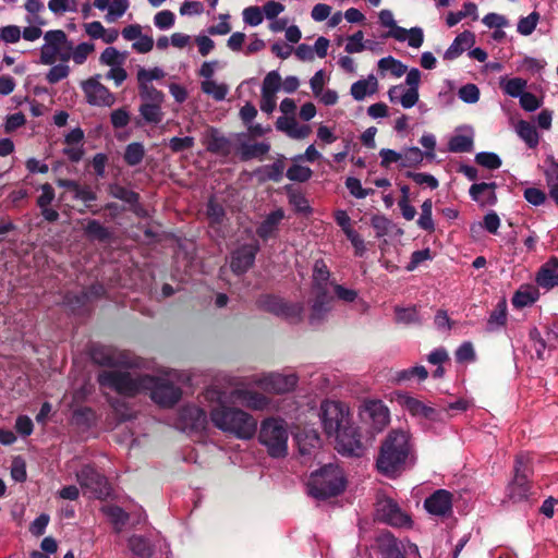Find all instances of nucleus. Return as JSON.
Segmentation results:
<instances>
[{
	"label": "nucleus",
	"instance_id": "nucleus-1",
	"mask_svg": "<svg viewBox=\"0 0 558 558\" xmlns=\"http://www.w3.org/2000/svg\"><path fill=\"white\" fill-rule=\"evenodd\" d=\"M98 383L101 387L125 397H135L149 391L154 402L167 408L174 405L181 398V389L172 383L171 374H167V377H158L110 369L99 373Z\"/></svg>",
	"mask_w": 558,
	"mask_h": 558
},
{
	"label": "nucleus",
	"instance_id": "nucleus-2",
	"mask_svg": "<svg viewBox=\"0 0 558 558\" xmlns=\"http://www.w3.org/2000/svg\"><path fill=\"white\" fill-rule=\"evenodd\" d=\"M416 462V454L409 429H391L381 440L376 468L379 473L396 478Z\"/></svg>",
	"mask_w": 558,
	"mask_h": 558
},
{
	"label": "nucleus",
	"instance_id": "nucleus-3",
	"mask_svg": "<svg viewBox=\"0 0 558 558\" xmlns=\"http://www.w3.org/2000/svg\"><path fill=\"white\" fill-rule=\"evenodd\" d=\"M325 433L335 436L340 452L356 456L362 449L360 434L350 423L349 408L340 402L326 400L320 404L319 413Z\"/></svg>",
	"mask_w": 558,
	"mask_h": 558
},
{
	"label": "nucleus",
	"instance_id": "nucleus-4",
	"mask_svg": "<svg viewBox=\"0 0 558 558\" xmlns=\"http://www.w3.org/2000/svg\"><path fill=\"white\" fill-rule=\"evenodd\" d=\"M95 51L93 43H81L74 46L65 32L61 29L48 31L44 34V45L40 47V62L52 65L57 61L72 60L76 65L84 64Z\"/></svg>",
	"mask_w": 558,
	"mask_h": 558
},
{
	"label": "nucleus",
	"instance_id": "nucleus-5",
	"mask_svg": "<svg viewBox=\"0 0 558 558\" xmlns=\"http://www.w3.org/2000/svg\"><path fill=\"white\" fill-rule=\"evenodd\" d=\"M210 421L221 432L232 434L240 439H251L257 429V422L251 414L222 403L211 409Z\"/></svg>",
	"mask_w": 558,
	"mask_h": 558
},
{
	"label": "nucleus",
	"instance_id": "nucleus-6",
	"mask_svg": "<svg viewBox=\"0 0 558 558\" xmlns=\"http://www.w3.org/2000/svg\"><path fill=\"white\" fill-rule=\"evenodd\" d=\"M307 487L310 495L316 499L335 497L345 488L343 471L337 465H325L311 475Z\"/></svg>",
	"mask_w": 558,
	"mask_h": 558
},
{
	"label": "nucleus",
	"instance_id": "nucleus-7",
	"mask_svg": "<svg viewBox=\"0 0 558 558\" xmlns=\"http://www.w3.org/2000/svg\"><path fill=\"white\" fill-rule=\"evenodd\" d=\"M329 269L324 260H316L313 270L312 292L315 299L312 304L310 322L314 324L319 322L330 310L332 298L328 293Z\"/></svg>",
	"mask_w": 558,
	"mask_h": 558
},
{
	"label": "nucleus",
	"instance_id": "nucleus-8",
	"mask_svg": "<svg viewBox=\"0 0 558 558\" xmlns=\"http://www.w3.org/2000/svg\"><path fill=\"white\" fill-rule=\"evenodd\" d=\"M289 432L282 420L267 418L263 421L258 440L266 447L272 458H283L288 453Z\"/></svg>",
	"mask_w": 558,
	"mask_h": 558
},
{
	"label": "nucleus",
	"instance_id": "nucleus-9",
	"mask_svg": "<svg viewBox=\"0 0 558 558\" xmlns=\"http://www.w3.org/2000/svg\"><path fill=\"white\" fill-rule=\"evenodd\" d=\"M76 481L84 494L96 499H105L110 495L108 480L100 474L92 464L83 465L75 474Z\"/></svg>",
	"mask_w": 558,
	"mask_h": 558
},
{
	"label": "nucleus",
	"instance_id": "nucleus-10",
	"mask_svg": "<svg viewBox=\"0 0 558 558\" xmlns=\"http://www.w3.org/2000/svg\"><path fill=\"white\" fill-rule=\"evenodd\" d=\"M298 383L294 374L282 375L271 373L268 375H254L250 378L247 386L255 385L267 392L284 393L291 391Z\"/></svg>",
	"mask_w": 558,
	"mask_h": 558
},
{
	"label": "nucleus",
	"instance_id": "nucleus-11",
	"mask_svg": "<svg viewBox=\"0 0 558 558\" xmlns=\"http://www.w3.org/2000/svg\"><path fill=\"white\" fill-rule=\"evenodd\" d=\"M258 305L264 311L282 316L291 322H299L302 318L303 306L300 303H286L275 295H265L259 299Z\"/></svg>",
	"mask_w": 558,
	"mask_h": 558
},
{
	"label": "nucleus",
	"instance_id": "nucleus-12",
	"mask_svg": "<svg viewBox=\"0 0 558 558\" xmlns=\"http://www.w3.org/2000/svg\"><path fill=\"white\" fill-rule=\"evenodd\" d=\"M376 517L379 521L391 526L403 527L411 525L410 517L391 498H381L377 501Z\"/></svg>",
	"mask_w": 558,
	"mask_h": 558
},
{
	"label": "nucleus",
	"instance_id": "nucleus-13",
	"mask_svg": "<svg viewBox=\"0 0 558 558\" xmlns=\"http://www.w3.org/2000/svg\"><path fill=\"white\" fill-rule=\"evenodd\" d=\"M82 89L86 101L92 106L111 107L116 102V96L99 82V75L83 82Z\"/></svg>",
	"mask_w": 558,
	"mask_h": 558
},
{
	"label": "nucleus",
	"instance_id": "nucleus-14",
	"mask_svg": "<svg viewBox=\"0 0 558 558\" xmlns=\"http://www.w3.org/2000/svg\"><path fill=\"white\" fill-rule=\"evenodd\" d=\"M525 465V458L518 456L514 465V478L507 487V497L512 502H522L527 500L530 484L527 476L522 468Z\"/></svg>",
	"mask_w": 558,
	"mask_h": 558
},
{
	"label": "nucleus",
	"instance_id": "nucleus-15",
	"mask_svg": "<svg viewBox=\"0 0 558 558\" xmlns=\"http://www.w3.org/2000/svg\"><path fill=\"white\" fill-rule=\"evenodd\" d=\"M92 357L97 364L110 367L132 368L138 365L124 352L106 347L95 348L92 352Z\"/></svg>",
	"mask_w": 558,
	"mask_h": 558
},
{
	"label": "nucleus",
	"instance_id": "nucleus-16",
	"mask_svg": "<svg viewBox=\"0 0 558 558\" xmlns=\"http://www.w3.org/2000/svg\"><path fill=\"white\" fill-rule=\"evenodd\" d=\"M362 416L372 424L376 432H381L390 422V411L380 400L366 401L363 405Z\"/></svg>",
	"mask_w": 558,
	"mask_h": 558
},
{
	"label": "nucleus",
	"instance_id": "nucleus-17",
	"mask_svg": "<svg viewBox=\"0 0 558 558\" xmlns=\"http://www.w3.org/2000/svg\"><path fill=\"white\" fill-rule=\"evenodd\" d=\"M395 401L404 411H408L412 416L424 417L428 420H434L436 416V410L434 408L410 396L408 392H396Z\"/></svg>",
	"mask_w": 558,
	"mask_h": 558
},
{
	"label": "nucleus",
	"instance_id": "nucleus-18",
	"mask_svg": "<svg viewBox=\"0 0 558 558\" xmlns=\"http://www.w3.org/2000/svg\"><path fill=\"white\" fill-rule=\"evenodd\" d=\"M452 499L449 490L437 489L424 500V507L433 515L446 517L452 512Z\"/></svg>",
	"mask_w": 558,
	"mask_h": 558
},
{
	"label": "nucleus",
	"instance_id": "nucleus-19",
	"mask_svg": "<svg viewBox=\"0 0 558 558\" xmlns=\"http://www.w3.org/2000/svg\"><path fill=\"white\" fill-rule=\"evenodd\" d=\"M178 425L182 430H202L207 425V414L196 405H186L180 411Z\"/></svg>",
	"mask_w": 558,
	"mask_h": 558
},
{
	"label": "nucleus",
	"instance_id": "nucleus-20",
	"mask_svg": "<svg viewBox=\"0 0 558 558\" xmlns=\"http://www.w3.org/2000/svg\"><path fill=\"white\" fill-rule=\"evenodd\" d=\"M230 398L253 410H263L269 403L267 397L250 390L244 384H235L234 389L230 392Z\"/></svg>",
	"mask_w": 558,
	"mask_h": 558
},
{
	"label": "nucleus",
	"instance_id": "nucleus-21",
	"mask_svg": "<svg viewBox=\"0 0 558 558\" xmlns=\"http://www.w3.org/2000/svg\"><path fill=\"white\" fill-rule=\"evenodd\" d=\"M258 250L257 244H248L234 251L230 262L232 271L238 275L246 272L253 266Z\"/></svg>",
	"mask_w": 558,
	"mask_h": 558
},
{
	"label": "nucleus",
	"instance_id": "nucleus-22",
	"mask_svg": "<svg viewBox=\"0 0 558 558\" xmlns=\"http://www.w3.org/2000/svg\"><path fill=\"white\" fill-rule=\"evenodd\" d=\"M388 98L392 104H399L404 109L414 107L418 99V90L410 89L404 84L393 85L388 89Z\"/></svg>",
	"mask_w": 558,
	"mask_h": 558
},
{
	"label": "nucleus",
	"instance_id": "nucleus-23",
	"mask_svg": "<svg viewBox=\"0 0 558 558\" xmlns=\"http://www.w3.org/2000/svg\"><path fill=\"white\" fill-rule=\"evenodd\" d=\"M496 187L495 182L474 183L471 185L469 193L471 198L480 206H493L497 203Z\"/></svg>",
	"mask_w": 558,
	"mask_h": 558
},
{
	"label": "nucleus",
	"instance_id": "nucleus-24",
	"mask_svg": "<svg viewBox=\"0 0 558 558\" xmlns=\"http://www.w3.org/2000/svg\"><path fill=\"white\" fill-rule=\"evenodd\" d=\"M276 128L293 140H304L312 133L310 125L300 124L293 116L279 117L276 122Z\"/></svg>",
	"mask_w": 558,
	"mask_h": 558
},
{
	"label": "nucleus",
	"instance_id": "nucleus-25",
	"mask_svg": "<svg viewBox=\"0 0 558 558\" xmlns=\"http://www.w3.org/2000/svg\"><path fill=\"white\" fill-rule=\"evenodd\" d=\"M94 7L100 11H107L105 20L114 23L121 19L130 8L129 0H94Z\"/></svg>",
	"mask_w": 558,
	"mask_h": 558
},
{
	"label": "nucleus",
	"instance_id": "nucleus-26",
	"mask_svg": "<svg viewBox=\"0 0 558 558\" xmlns=\"http://www.w3.org/2000/svg\"><path fill=\"white\" fill-rule=\"evenodd\" d=\"M537 284L546 290L558 286V258L551 257L536 274Z\"/></svg>",
	"mask_w": 558,
	"mask_h": 558
},
{
	"label": "nucleus",
	"instance_id": "nucleus-27",
	"mask_svg": "<svg viewBox=\"0 0 558 558\" xmlns=\"http://www.w3.org/2000/svg\"><path fill=\"white\" fill-rule=\"evenodd\" d=\"M379 83L375 75L369 74L367 77L359 80L351 85L350 94L356 101H362L368 96H373L378 92Z\"/></svg>",
	"mask_w": 558,
	"mask_h": 558
},
{
	"label": "nucleus",
	"instance_id": "nucleus-28",
	"mask_svg": "<svg viewBox=\"0 0 558 558\" xmlns=\"http://www.w3.org/2000/svg\"><path fill=\"white\" fill-rule=\"evenodd\" d=\"M539 298L538 288L534 284H522L512 296V305L515 308H523L534 304Z\"/></svg>",
	"mask_w": 558,
	"mask_h": 558
},
{
	"label": "nucleus",
	"instance_id": "nucleus-29",
	"mask_svg": "<svg viewBox=\"0 0 558 558\" xmlns=\"http://www.w3.org/2000/svg\"><path fill=\"white\" fill-rule=\"evenodd\" d=\"M474 43L473 33L465 31L459 34L444 53V59L454 60L461 56Z\"/></svg>",
	"mask_w": 558,
	"mask_h": 558
},
{
	"label": "nucleus",
	"instance_id": "nucleus-30",
	"mask_svg": "<svg viewBox=\"0 0 558 558\" xmlns=\"http://www.w3.org/2000/svg\"><path fill=\"white\" fill-rule=\"evenodd\" d=\"M284 218V213L281 208L271 211L267 217L263 220L260 226L257 228L256 232L259 238L263 240H267L275 235L279 223Z\"/></svg>",
	"mask_w": 558,
	"mask_h": 558
},
{
	"label": "nucleus",
	"instance_id": "nucleus-31",
	"mask_svg": "<svg viewBox=\"0 0 558 558\" xmlns=\"http://www.w3.org/2000/svg\"><path fill=\"white\" fill-rule=\"evenodd\" d=\"M515 132L530 148H535L538 145L539 135L532 123L520 120L515 125Z\"/></svg>",
	"mask_w": 558,
	"mask_h": 558
},
{
	"label": "nucleus",
	"instance_id": "nucleus-32",
	"mask_svg": "<svg viewBox=\"0 0 558 558\" xmlns=\"http://www.w3.org/2000/svg\"><path fill=\"white\" fill-rule=\"evenodd\" d=\"M507 323V306L506 302H499L495 310L490 313L487 324L486 330L489 332L496 331L504 327Z\"/></svg>",
	"mask_w": 558,
	"mask_h": 558
},
{
	"label": "nucleus",
	"instance_id": "nucleus-33",
	"mask_svg": "<svg viewBox=\"0 0 558 558\" xmlns=\"http://www.w3.org/2000/svg\"><path fill=\"white\" fill-rule=\"evenodd\" d=\"M427 369L424 366L420 365L407 369L397 371L392 376V380L396 384H402L411 380L412 378H417L420 381H423L427 378Z\"/></svg>",
	"mask_w": 558,
	"mask_h": 558
},
{
	"label": "nucleus",
	"instance_id": "nucleus-34",
	"mask_svg": "<svg viewBox=\"0 0 558 558\" xmlns=\"http://www.w3.org/2000/svg\"><path fill=\"white\" fill-rule=\"evenodd\" d=\"M407 65H404L401 61L395 59L393 57L381 58L378 61V71L381 75H385L386 72H390L395 77H401L407 73Z\"/></svg>",
	"mask_w": 558,
	"mask_h": 558
},
{
	"label": "nucleus",
	"instance_id": "nucleus-35",
	"mask_svg": "<svg viewBox=\"0 0 558 558\" xmlns=\"http://www.w3.org/2000/svg\"><path fill=\"white\" fill-rule=\"evenodd\" d=\"M101 511L109 518L118 533L122 531L129 521V514L118 506H105L101 508Z\"/></svg>",
	"mask_w": 558,
	"mask_h": 558
},
{
	"label": "nucleus",
	"instance_id": "nucleus-36",
	"mask_svg": "<svg viewBox=\"0 0 558 558\" xmlns=\"http://www.w3.org/2000/svg\"><path fill=\"white\" fill-rule=\"evenodd\" d=\"M162 102H143L140 107V113L148 123L158 124L162 121Z\"/></svg>",
	"mask_w": 558,
	"mask_h": 558
},
{
	"label": "nucleus",
	"instance_id": "nucleus-37",
	"mask_svg": "<svg viewBox=\"0 0 558 558\" xmlns=\"http://www.w3.org/2000/svg\"><path fill=\"white\" fill-rule=\"evenodd\" d=\"M201 88L204 94L211 96L216 101L223 100L229 92L227 84L217 83L214 80L203 81Z\"/></svg>",
	"mask_w": 558,
	"mask_h": 558
},
{
	"label": "nucleus",
	"instance_id": "nucleus-38",
	"mask_svg": "<svg viewBox=\"0 0 558 558\" xmlns=\"http://www.w3.org/2000/svg\"><path fill=\"white\" fill-rule=\"evenodd\" d=\"M432 215H433V201L430 198H427L421 205V215H420V218L417 219L416 223L421 229H423L424 231H427L428 233H433L435 231V223H434Z\"/></svg>",
	"mask_w": 558,
	"mask_h": 558
},
{
	"label": "nucleus",
	"instance_id": "nucleus-39",
	"mask_svg": "<svg viewBox=\"0 0 558 558\" xmlns=\"http://www.w3.org/2000/svg\"><path fill=\"white\" fill-rule=\"evenodd\" d=\"M527 82L521 77L500 78V87L505 94L511 97H520L526 88Z\"/></svg>",
	"mask_w": 558,
	"mask_h": 558
},
{
	"label": "nucleus",
	"instance_id": "nucleus-40",
	"mask_svg": "<svg viewBox=\"0 0 558 558\" xmlns=\"http://www.w3.org/2000/svg\"><path fill=\"white\" fill-rule=\"evenodd\" d=\"M450 151L453 153H468L473 149V135L472 134H457L452 136L448 143Z\"/></svg>",
	"mask_w": 558,
	"mask_h": 558
},
{
	"label": "nucleus",
	"instance_id": "nucleus-41",
	"mask_svg": "<svg viewBox=\"0 0 558 558\" xmlns=\"http://www.w3.org/2000/svg\"><path fill=\"white\" fill-rule=\"evenodd\" d=\"M230 142L226 137L218 135L216 132L210 134L207 142L208 151L227 156L230 153Z\"/></svg>",
	"mask_w": 558,
	"mask_h": 558
},
{
	"label": "nucleus",
	"instance_id": "nucleus-42",
	"mask_svg": "<svg viewBox=\"0 0 558 558\" xmlns=\"http://www.w3.org/2000/svg\"><path fill=\"white\" fill-rule=\"evenodd\" d=\"M270 149L269 144L267 143H253V144H243L241 147V156L242 159L248 160L253 158H260L266 155Z\"/></svg>",
	"mask_w": 558,
	"mask_h": 558
},
{
	"label": "nucleus",
	"instance_id": "nucleus-43",
	"mask_svg": "<svg viewBox=\"0 0 558 558\" xmlns=\"http://www.w3.org/2000/svg\"><path fill=\"white\" fill-rule=\"evenodd\" d=\"M381 541L384 558H405L398 541L392 535L386 534Z\"/></svg>",
	"mask_w": 558,
	"mask_h": 558
},
{
	"label": "nucleus",
	"instance_id": "nucleus-44",
	"mask_svg": "<svg viewBox=\"0 0 558 558\" xmlns=\"http://www.w3.org/2000/svg\"><path fill=\"white\" fill-rule=\"evenodd\" d=\"M99 61L104 65L113 68L118 65H123L125 61V56L120 53L117 48L108 47L101 52Z\"/></svg>",
	"mask_w": 558,
	"mask_h": 558
},
{
	"label": "nucleus",
	"instance_id": "nucleus-45",
	"mask_svg": "<svg viewBox=\"0 0 558 558\" xmlns=\"http://www.w3.org/2000/svg\"><path fill=\"white\" fill-rule=\"evenodd\" d=\"M138 89L143 102H163V94L156 89L153 84L138 83Z\"/></svg>",
	"mask_w": 558,
	"mask_h": 558
},
{
	"label": "nucleus",
	"instance_id": "nucleus-46",
	"mask_svg": "<svg viewBox=\"0 0 558 558\" xmlns=\"http://www.w3.org/2000/svg\"><path fill=\"white\" fill-rule=\"evenodd\" d=\"M129 548L134 555L142 558L148 557L151 554L147 539L138 535H133L129 538Z\"/></svg>",
	"mask_w": 558,
	"mask_h": 558
},
{
	"label": "nucleus",
	"instance_id": "nucleus-47",
	"mask_svg": "<svg viewBox=\"0 0 558 558\" xmlns=\"http://www.w3.org/2000/svg\"><path fill=\"white\" fill-rule=\"evenodd\" d=\"M145 155L144 146L141 143H131L126 146L124 160L129 166L138 165Z\"/></svg>",
	"mask_w": 558,
	"mask_h": 558
},
{
	"label": "nucleus",
	"instance_id": "nucleus-48",
	"mask_svg": "<svg viewBox=\"0 0 558 558\" xmlns=\"http://www.w3.org/2000/svg\"><path fill=\"white\" fill-rule=\"evenodd\" d=\"M312 174H313V171L311 170V168H308L306 166H301L298 163L292 165L287 170V173H286V175L289 180L295 181V182H306L312 178Z\"/></svg>",
	"mask_w": 558,
	"mask_h": 558
},
{
	"label": "nucleus",
	"instance_id": "nucleus-49",
	"mask_svg": "<svg viewBox=\"0 0 558 558\" xmlns=\"http://www.w3.org/2000/svg\"><path fill=\"white\" fill-rule=\"evenodd\" d=\"M70 74V66L66 64V62H60L59 64H52L50 70L48 71L46 75V80L50 84H56L65 77H68Z\"/></svg>",
	"mask_w": 558,
	"mask_h": 558
},
{
	"label": "nucleus",
	"instance_id": "nucleus-50",
	"mask_svg": "<svg viewBox=\"0 0 558 558\" xmlns=\"http://www.w3.org/2000/svg\"><path fill=\"white\" fill-rule=\"evenodd\" d=\"M538 20L539 14L537 12H532L527 16L520 19L518 22V32L524 36L531 35L536 28Z\"/></svg>",
	"mask_w": 558,
	"mask_h": 558
},
{
	"label": "nucleus",
	"instance_id": "nucleus-51",
	"mask_svg": "<svg viewBox=\"0 0 558 558\" xmlns=\"http://www.w3.org/2000/svg\"><path fill=\"white\" fill-rule=\"evenodd\" d=\"M226 213L223 207L216 203L214 199H209L207 204V217L211 226H219L225 219Z\"/></svg>",
	"mask_w": 558,
	"mask_h": 558
},
{
	"label": "nucleus",
	"instance_id": "nucleus-52",
	"mask_svg": "<svg viewBox=\"0 0 558 558\" xmlns=\"http://www.w3.org/2000/svg\"><path fill=\"white\" fill-rule=\"evenodd\" d=\"M281 87V76L277 71L269 72L263 81L262 93L275 94Z\"/></svg>",
	"mask_w": 558,
	"mask_h": 558
},
{
	"label": "nucleus",
	"instance_id": "nucleus-53",
	"mask_svg": "<svg viewBox=\"0 0 558 558\" xmlns=\"http://www.w3.org/2000/svg\"><path fill=\"white\" fill-rule=\"evenodd\" d=\"M175 15L170 10H162L155 14L154 24L157 28L165 31L174 25Z\"/></svg>",
	"mask_w": 558,
	"mask_h": 558
},
{
	"label": "nucleus",
	"instance_id": "nucleus-54",
	"mask_svg": "<svg viewBox=\"0 0 558 558\" xmlns=\"http://www.w3.org/2000/svg\"><path fill=\"white\" fill-rule=\"evenodd\" d=\"M475 161L480 166L490 169V170L498 169L501 166L500 158L498 157V155H496L494 153H486V151L478 153L475 156Z\"/></svg>",
	"mask_w": 558,
	"mask_h": 558
},
{
	"label": "nucleus",
	"instance_id": "nucleus-55",
	"mask_svg": "<svg viewBox=\"0 0 558 558\" xmlns=\"http://www.w3.org/2000/svg\"><path fill=\"white\" fill-rule=\"evenodd\" d=\"M423 153L417 147H411L402 153L401 167H412L418 165L423 160Z\"/></svg>",
	"mask_w": 558,
	"mask_h": 558
},
{
	"label": "nucleus",
	"instance_id": "nucleus-56",
	"mask_svg": "<svg viewBox=\"0 0 558 558\" xmlns=\"http://www.w3.org/2000/svg\"><path fill=\"white\" fill-rule=\"evenodd\" d=\"M476 354L474 347L470 341L463 342L456 351V360L459 363L474 362Z\"/></svg>",
	"mask_w": 558,
	"mask_h": 558
},
{
	"label": "nucleus",
	"instance_id": "nucleus-57",
	"mask_svg": "<svg viewBox=\"0 0 558 558\" xmlns=\"http://www.w3.org/2000/svg\"><path fill=\"white\" fill-rule=\"evenodd\" d=\"M243 21L245 24L247 25H251V26H257L259 25L263 20H264V15H263V11L259 7H256V5H252V7H247L243 10Z\"/></svg>",
	"mask_w": 558,
	"mask_h": 558
},
{
	"label": "nucleus",
	"instance_id": "nucleus-58",
	"mask_svg": "<svg viewBox=\"0 0 558 558\" xmlns=\"http://www.w3.org/2000/svg\"><path fill=\"white\" fill-rule=\"evenodd\" d=\"M458 96L466 104H475L480 99V89L475 84H466L460 87Z\"/></svg>",
	"mask_w": 558,
	"mask_h": 558
},
{
	"label": "nucleus",
	"instance_id": "nucleus-59",
	"mask_svg": "<svg viewBox=\"0 0 558 558\" xmlns=\"http://www.w3.org/2000/svg\"><path fill=\"white\" fill-rule=\"evenodd\" d=\"M48 8L52 13L61 15L68 11H75L76 0H50Z\"/></svg>",
	"mask_w": 558,
	"mask_h": 558
},
{
	"label": "nucleus",
	"instance_id": "nucleus-60",
	"mask_svg": "<svg viewBox=\"0 0 558 558\" xmlns=\"http://www.w3.org/2000/svg\"><path fill=\"white\" fill-rule=\"evenodd\" d=\"M88 236L97 240H106L109 236L108 230L97 220H89L85 227Z\"/></svg>",
	"mask_w": 558,
	"mask_h": 558
},
{
	"label": "nucleus",
	"instance_id": "nucleus-61",
	"mask_svg": "<svg viewBox=\"0 0 558 558\" xmlns=\"http://www.w3.org/2000/svg\"><path fill=\"white\" fill-rule=\"evenodd\" d=\"M284 171V162L279 159L271 165H267L264 167L263 172L268 180H272L275 182H279L282 179Z\"/></svg>",
	"mask_w": 558,
	"mask_h": 558
},
{
	"label": "nucleus",
	"instance_id": "nucleus-62",
	"mask_svg": "<svg viewBox=\"0 0 558 558\" xmlns=\"http://www.w3.org/2000/svg\"><path fill=\"white\" fill-rule=\"evenodd\" d=\"M195 140L192 136L172 137L169 140L168 146L173 153H181L194 147Z\"/></svg>",
	"mask_w": 558,
	"mask_h": 558
},
{
	"label": "nucleus",
	"instance_id": "nucleus-63",
	"mask_svg": "<svg viewBox=\"0 0 558 558\" xmlns=\"http://www.w3.org/2000/svg\"><path fill=\"white\" fill-rule=\"evenodd\" d=\"M544 174L548 187L558 185V162L553 157L547 158Z\"/></svg>",
	"mask_w": 558,
	"mask_h": 558
},
{
	"label": "nucleus",
	"instance_id": "nucleus-64",
	"mask_svg": "<svg viewBox=\"0 0 558 558\" xmlns=\"http://www.w3.org/2000/svg\"><path fill=\"white\" fill-rule=\"evenodd\" d=\"M165 76V72L159 68H154L146 70L141 68L137 71V81L138 83H147L151 84L154 80H161Z\"/></svg>",
	"mask_w": 558,
	"mask_h": 558
}]
</instances>
